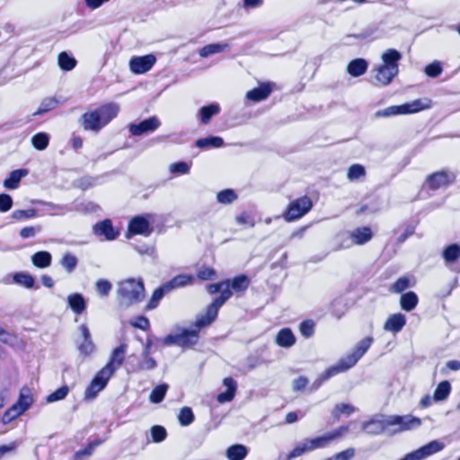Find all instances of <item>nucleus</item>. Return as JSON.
Here are the masks:
<instances>
[{
    "label": "nucleus",
    "instance_id": "obj_1",
    "mask_svg": "<svg viewBox=\"0 0 460 460\" xmlns=\"http://www.w3.org/2000/svg\"><path fill=\"white\" fill-rule=\"evenodd\" d=\"M119 111V106L117 103H106L84 112L80 117L79 122L85 131L98 133L117 117Z\"/></svg>",
    "mask_w": 460,
    "mask_h": 460
},
{
    "label": "nucleus",
    "instance_id": "obj_2",
    "mask_svg": "<svg viewBox=\"0 0 460 460\" xmlns=\"http://www.w3.org/2000/svg\"><path fill=\"white\" fill-rule=\"evenodd\" d=\"M214 321L203 314H198L196 321L190 329L183 328L178 333H171L161 340L164 346L176 345L181 348H190L199 341V334L202 328L210 325Z\"/></svg>",
    "mask_w": 460,
    "mask_h": 460
},
{
    "label": "nucleus",
    "instance_id": "obj_3",
    "mask_svg": "<svg viewBox=\"0 0 460 460\" xmlns=\"http://www.w3.org/2000/svg\"><path fill=\"white\" fill-rule=\"evenodd\" d=\"M116 292L119 305L122 307L138 304L146 296L145 285L141 278H129L119 282Z\"/></svg>",
    "mask_w": 460,
    "mask_h": 460
},
{
    "label": "nucleus",
    "instance_id": "obj_4",
    "mask_svg": "<svg viewBox=\"0 0 460 460\" xmlns=\"http://www.w3.org/2000/svg\"><path fill=\"white\" fill-rule=\"evenodd\" d=\"M432 102L429 98L416 99L401 105H392L375 113L376 118H388L397 115H407L420 112L431 108Z\"/></svg>",
    "mask_w": 460,
    "mask_h": 460
},
{
    "label": "nucleus",
    "instance_id": "obj_5",
    "mask_svg": "<svg viewBox=\"0 0 460 460\" xmlns=\"http://www.w3.org/2000/svg\"><path fill=\"white\" fill-rule=\"evenodd\" d=\"M210 294L220 293L214 301L208 305L204 315L215 321L217 317L219 308L232 296L230 280L226 279L218 283L210 284L208 288Z\"/></svg>",
    "mask_w": 460,
    "mask_h": 460
},
{
    "label": "nucleus",
    "instance_id": "obj_6",
    "mask_svg": "<svg viewBox=\"0 0 460 460\" xmlns=\"http://www.w3.org/2000/svg\"><path fill=\"white\" fill-rule=\"evenodd\" d=\"M312 208L313 202L311 199L307 196H303L288 204L283 217L286 221L292 222L304 217Z\"/></svg>",
    "mask_w": 460,
    "mask_h": 460
},
{
    "label": "nucleus",
    "instance_id": "obj_7",
    "mask_svg": "<svg viewBox=\"0 0 460 460\" xmlns=\"http://www.w3.org/2000/svg\"><path fill=\"white\" fill-rule=\"evenodd\" d=\"M377 29L367 27L358 33L347 34L341 39V45L346 47L360 46L363 43L371 42L377 38Z\"/></svg>",
    "mask_w": 460,
    "mask_h": 460
},
{
    "label": "nucleus",
    "instance_id": "obj_8",
    "mask_svg": "<svg viewBox=\"0 0 460 460\" xmlns=\"http://www.w3.org/2000/svg\"><path fill=\"white\" fill-rule=\"evenodd\" d=\"M445 447V444L439 440H432L420 448L408 453L400 460H423Z\"/></svg>",
    "mask_w": 460,
    "mask_h": 460
},
{
    "label": "nucleus",
    "instance_id": "obj_9",
    "mask_svg": "<svg viewBox=\"0 0 460 460\" xmlns=\"http://www.w3.org/2000/svg\"><path fill=\"white\" fill-rule=\"evenodd\" d=\"M112 376L102 368L97 372L84 392V399L93 400L103 390Z\"/></svg>",
    "mask_w": 460,
    "mask_h": 460
},
{
    "label": "nucleus",
    "instance_id": "obj_10",
    "mask_svg": "<svg viewBox=\"0 0 460 460\" xmlns=\"http://www.w3.org/2000/svg\"><path fill=\"white\" fill-rule=\"evenodd\" d=\"M161 126V121L156 116L149 117L138 123H130L128 128L129 133L134 137L155 132Z\"/></svg>",
    "mask_w": 460,
    "mask_h": 460
},
{
    "label": "nucleus",
    "instance_id": "obj_11",
    "mask_svg": "<svg viewBox=\"0 0 460 460\" xmlns=\"http://www.w3.org/2000/svg\"><path fill=\"white\" fill-rule=\"evenodd\" d=\"M454 175L448 172L442 170L429 174L426 181L425 185L432 190H437L440 188H445L454 181Z\"/></svg>",
    "mask_w": 460,
    "mask_h": 460
},
{
    "label": "nucleus",
    "instance_id": "obj_12",
    "mask_svg": "<svg viewBox=\"0 0 460 460\" xmlns=\"http://www.w3.org/2000/svg\"><path fill=\"white\" fill-rule=\"evenodd\" d=\"M153 232L149 220L146 216H136L128 223L127 237L142 234L148 236Z\"/></svg>",
    "mask_w": 460,
    "mask_h": 460
},
{
    "label": "nucleus",
    "instance_id": "obj_13",
    "mask_svg": "<svg viewBox=\"0 0 460 460\" xmlns=\"http://www.w3.org/2000/svg\"><path fill=\"white\" fill-rule=\"evenodd\" d=\"M388 424L391 426H398L395 431H404L416 429L420 426V419L411 415H390L388 416Z\"/></svg>",
    "mask_w": 460,
    "mask_h": 460
},
{
    "label": "nucleus",
    "instance_id": "obj_14",
    "mask_svg": "<svg viewBox=\"0 0 460 460\" xmlns=\"http://www.w3.org/2000/svg\"><path fill=\"white\" fill-rule=\"evenodd\" d=\"M347 430V427L341 426L332 432L324 434L323 436L305 439L309 445L311 451H313L318 448L326 447L332 441L341 437Z\"/></svg>",
    "mask_w": 460,
    "mask_h": 460
},
{
    "label": "nucleus",
    "instance_id": "obj_15",
    "mask_svg": "<svg viewBox=\"0 0 460 460\" xmlns=\"http://www.w3.org/2000/svg\"><path fill=\"white\" fill-rule=\"evenodd\" d=\"M156 58L153 54L133 57L129 60V68L132 73L141 75L148 72L155 64Z\"/></svg>",
    "mask_w": 460,
    "mask_h": 460
},
{
    "label": "nucleus",
    "instance_id": "obj_16",
    "mask_svg": "<svg viewBox=\"0 0 460 460\" xmlns=\"http://www.w3.org/2000/svg\"><path fill=\"white\" fill-rule=\"evenodd\" d=\"M128 345L121 343L119 346L115 348L110 357L108 363L102 367L111 376L118 370L123 364L127 353Z\"/></svg>",
    "mask_w": 460,
    "mask_h": 460
},
{
    "label": "nucleus",
    "instance_id": "obj_17",
    "mask_svg": "<svg viewBox=\"0 0 460 460\" xmlns=\"http://www.w3.org/2000/svg\"><path fill=\"white\" fill-rule=\"evenodd\" d=\"M79 331L82 335V341H76V349L84 357L90 356L95 350V345L93 341L92 335L86 324H81Z\"/></svg>",
    "mask_w": 460,
    "mask_h": 460
},
{
    "label": "nucleus",
    "instance_id": "obj_18",
    "mask_svg": "<svg viewBox=\"0 0 460 460\" xmlns=\"http://www.w3.org/2000/svg\"><path fill=\"white\" fill-rule=\"evenodd\" d=\"M93 231L95 235L104 236L107 241L115 240L119 235V232L113 227L111 219H104L96 223L93 227Z\"/></svg>",
    "mask_w": 460,
    "mask_h": 460
},
{
    "label": "nucleus",
    "instance_id": "obj_19",
    "mask_svg": "<svg viewBox=\"0 0 460 460\" xmlns=\"http://www.w3.org/2000/svg\"><path fill=\"white\" fill-rule=\"evenodd\" d=\"M274 84L270 82H265L260 84L258 87H255L246 93V99L253 102H259L266 100L272 93Z\"/></svg>",
    "mask_w": 460,
    "mask_h": 460
},
{
    "label": "nucleus",
    "instance_id": "obj_20",
    "mask_svg": "<svg viewBox=\"0 0 460 460\" xmlns=\"http://www.w3.org/2000/svg\"><path fill=\"white\" fill-rule=\"evenodd\" d=\"M388 416H382L381 418H373L372 420L363 423V430L369 435L382 434L387 428Z\"/></svg>",
    "mask_w": 460,
    "mask_h": 460
},
{
    "label": "nucleus",
    "instance_id": "obj_21",
    "mask_svg": "<svg viewBox=\"0 0 460 460\" xmlns=\"http://www.w3.org/2000/svg\"><path fill=\"white\" fill-rule=\"evenodd\" d=\"M360 358L353 352L341 358L337 364L329 367V374L338 375L353 367Z\"/></svg>",
    "mask_w": 460,
    "mask_h": 460
},
{
    "label": "nucleus",
    "instance_id": "obj_22",
    "mask_svg": "<svg viewBox=\"0 0 460 460\" xmlns=\"http://www.w3.org/2000/svg\"><path fill=\"white\" fill-rule=\"evenodd\" d=\"M351 233L352 241L349 240L346 246L362 245L369 242L373 237L372 230L369 226L355 228Z\"/></svg>",
    "mask_w": 460,
    "mask_h": 460
},
{
    "label": "nucleus",
    "instance_id": "obj_23",
    "mask_svg": "<svg viewBox=\"0 0 460 460\" xmlns=\"http://www.w3.org/2000/svg\"><path fill=\"white\" fill-rule=\"evenodd\" d=\"M406 324V317L401 313L391 314L384 324V330L393 333L400 332Z\"/></svg>",
    "mask_w": 460,
    "mask_h": 460
},
{
    "label": "nucleus",
    "instance_id": "obj_24",
    "mask_svg": "<svg viewBox=\"0 0 460 460\" xmlns=\"http://www.w3.org/2000/svg\"><path fill=\"white\" fill-rule=\"evenodd\" d=\"M33 399L28 387L22 388L18 401L13 405V411H18V414L24 413L32 404Z\"/></svg>",
    "mask_w": 460,
    "mask_h": 460
},
{
    "label": "nucleus",
    "instance_id": "obj_25",
    "mask_svg": "<svg viewBox=\"0 0 460 460\" xmlns=\"http://www.w3.org/2000/svg\"><path fill=\"white\" fill-rule=\"evenodd\" d=\"M66 301H67L68 307L75 314H81L86 309L87 302H86L84 296L81 293L70 294L67 296Z\"/></svg>",
    "mask_w": 460,
    "mask_h": 460
},
{
    "label": "nucleus",
    "instance_id": "obj_26",
    "mask_svg": "<svg viewBox=\"0 0 460 460\" xmlns=\"http://www.w3.org/2000/svg\"><path fill=\"white\" fill-rule=\"evenodd\" d=\"M223 384L226 387V391L218 394L217 400L220 403L231 402L235 395L237 388V383L232 377H226Z\"/></svg>",
    "mask_w": 460,
    "mask_h": 460
},
{
    "label": "nucleus",
    "instance_id": "obj_27",
    "mask_svg": "<svg viewBox=\"0 0 460 460\" xmlns=\"http://www.w3.org/2000/svg\"><path fill=\"white\" fill-rule=\"evenodd\" d=\"M296 341V338L290 328H283L276 335L275 342L281 348H290Z\"/></svg>",
    "mask_w": 460,
    "mask_h": 460
},
{
    "label": "nucleus",
    "instance_id": "obj_28",
    "mask_svg": "<svg viewBox=\"0 0 460 460\" xmlns=\"http://www.w3.org/2000/svg\"><path fill=\"white\" fill-rule=\"evenodd\" d=\"M402 56L400 51L395 49H388L382 56L383 66L391 67L392 69L399 70V61Z\"/></svg>",
    "mask_w": 460,
    "mask_h": 460
},
{
    "label": "nucleus",
    "instance_id": "obj_29",
    "mask_svg": "<svg viewBox=\"0 0 460 460\" xmlns=\"http://www.w3.org/2000/svg\"><path fill=\"white\" fill-rule=\"evenodd\" d=\"M376 71V79L382 85L389 84L399 73V70L392 69L383 65L379 66Z\"/></svg>",
    "mask_w": 460,
    "mask_h": 460
},
{
    "label": "nucleus",
    "instance_id": "obj_30",
    "mask_svg": "<svg viewBox=\"0 0 460 460\" xmlns=\"http://www.w3.org/2000/svg\"><path fill=\"white\" fill-rule=\"evenodd\" d=\"M368 68V62L361 58L352 59L347 66V72L353 77L364 75Z\"/></svg>",
    "mask_w": 460,
    "mask_h": 460
},
{
    "label": "nucleus",
    "instance_id": "obj_31",
    "mask_svg": "<svg viewBox=\"0 0 460 460\" xmlns=\"http://www.w3.org/2000/svg\"><path fill=\"white\" fill-rule=\"evenodd\" d=\"M221 109L218 103L213 102L202 106L198 112V119L202 124H208L213 116L219 114Z\"/></svg>",
    "mask_w": 460,
    "mask_h": 460
},
{
    "label": "nucleus",
    "instance_id": "obj_32",
    "mask_svg": "<svg viewBox=\"0 0 460 460\" xmlns=\"http://www.w3.org/2000/svg\"><path fill=\"white\" fill-rule=\"evenodd\" d=\"M194 281V277L188 274H179L172 278L171 280L164 283L165 288L170 292L173 289L184 288L192 284Z\"/></svg>",
    "mask_w": 460,
    "mask_h": 460
},
{
    "label": "nucleus",
    "instance_id": "obj_33",
    "mask_svg": "<svg viewBox=\"0 0 460 460\" xmlns=\"http://www.w3.org/2000/svg\"><path fill=\"white\" fill-rule=\"evenodd\" d=\"M27 169H17L10 172L9 176L4 181V187L8 190L18 188L21 180L28 174Z\"/></svg>",
    "mask_w": 460,
    "mask_h": 460
},
{
    "label": "nucleus",
    "instance_id": "obj_34",
    "mask_svg": "<svg viewBox=\"0 0 460 460\" xmlns=\"http://www.w3.org/2000/svg\"><path fill=\"white\" fill-rule=\"evenodd\" d=\"M13 281L15 284H17L21 287L29 288V289L30 288H36V289L39 288V286H35L34 277L26 271L15 272L13 275Z\"/></svg>",
    "mask_w": 460,
    "mask_h": 460
},
{
    "label": "nucleus",
    "instance_id": "obj_35",
    "mask_svg": "<svg viewBox=\"0 0 460 460\" xmlns=\"http://www.w3.org/2000/svg\"><path fill=\"white\" fill-rule=\"evenodd\" d=\"M195 145L200 149H211L222 147L225 145V142L221 137L209 136L207 137L199 138Z\"/></svg>",
    "mask_w": 460,
    "mask_h": 460
},
{
    "label": "nucleus",
    "instance_id": "obj_36",
    "mask_svg": "<svg viewBox=\"0 0 460 460\" xmlns=\"http://www.w3.org/2000/svg\"><path fill=\"white\" fill-rule=\"evenodd\" d=\"M442 258L447 265L457 261L460 258V245L458 243H451L446 246L442 252Z\"/></svg>",
    "mask_w": 460,
    "mask_h": 460
},
{
    "label": "nucleus",
    "instance_id": "obj_37",
    "mask_svg": "<svg viewBox=\"0 0 460 460\" xmlns=\"http://www.w3.org/2000/svg\"><path fill=\"white\" fill-rule=\"evenodd\" d=\"M348 310V303L343 296L335 297L331 303V313L337 319H341Z\"/></svg>",
    "mask_w": 460,
    "mask_h": 460
},
{
    "label": "nucleus",
    "instance_id": "obj_38",
    "mask_svg": "<svg viewBox=\"0 0 460 460\" xmlns=\"http://www.w3.org/2000/svg\"><path fill=\"white\" fill-rule=\"evenodd\" d=\"M418 302V296L413 291L403 293L400 298V305L402 309L407 312L412 311L417 306Z\"/></svg>",
    "mask_w": 460,
    "mask_h": 460
},
{
    "label": "nucleus",
    "instance_id": "obj_39",
    "mask_svg": "<svg viewBox=\"0 0 460 460\" xmlns=\"http://www.w3.org/2000/svg\"><path fill=\"white\" fill-rule=\"evenodd\" d=\"M52 256L47 251H40L35 252L31 256L32 264L39 269H45L51 265Z\"/></svg>",
    "mask_w": 460,
    "mask_h": 460
},
{
    "label": "nucleus",
    "instance_id": "obj_40",
    "mask_svg": "<svg viewBox=\"0 0 460 460\" xmlns=\"http://www.w3.org/2000/svg\"><path fill=\"white\" fill-rule=\"evenodd\" d=\"M60 103H61V102L58 99H57L56 97H47V98H44L40 102L38 110L32 115L34 117L35 116H40V115L44 114V113H47V112H49L50 111H53Z\"/></svg>",
    "mask_w": 460,
    "mask_h": 460
},
{
    "label": "nucleus",
    "instance_id": "obj_41",
    "mask_svg": "<svg viewBox=\"0 0 460 460\" xmlns=\"http://www.w3.org/2000/svg\"><path fill=\"white\" fill-rule=\"evenodd\" d=\"M226 455L229 460H243L248 455V448L244 445L235 444L226 449Z\"/></svg>",
    "mask_w": 460,
    "mask_h": 460
},
{
    "label": "nucleus",
    "instance_id": "obj_42",
    "mask_svg": "<svg viewBox=\"0 0 460 460\" xmlns=\"http://www.w3.org/2000/svg\"><path fill=\"white\" fill-rule=\"evenodd\" d=\"M229 49L227 43H212L201 48L199 54L201 58H208L214 54L221 53Z\"/></svg>",
    "mask_w": 460,
    "mask_h": 460
},
{
    "label": "nucleus",
    "instance_id": "obj_43",
    "mask_svg": "<svg viewBox=\"0 0 460 460\" xmlns=\"http://www.w3.org/2000/svg\"><path fill=\"white\" fill-rule=\"evenodd\" d=\"M249 286L250 279L244 274L238 275L230 280V289L232 293L244 292Z\"/></svg>",
    "mask_w": 460,
    "mask_h": 460
},
{
    "label": "nucleus",
    "instance_id": "obj_44",
    "mask_svg": "<svg viewBox=\"0 0 460 460\" xmlns=\"http://www.w3.org/2000/svg\"><path fill=\"white\" fill-rule=\"evenodd\" d=\"M151 354H148L146 352V354H142V360L139 364H137L136 367H132L128 369V371L132 372H138L141 370H153L157 367V363L154 358L150 356Z\"/></svg>",
    "mask_w": 460,
    "mask_h": 460
},
{
    "label": "nucleus",
    "instance_id": "obj_45",
    "mask_svg": "<svg viewBox=\"0 0 460 460\" xmlns=\"http://www.w3.org/2000/svg\"><path fill=\"white\" fill-rule=\"evenodd\" d=\"M58 61L59 67L64 71H71L77 64L76 59L66 51L58 55Z\"/></svg>",
    "mask_w": 460,
    "mask_h": 460
},
{
    "label": "nucleus",
    "instance_id": "obj_46",
    "mask_svg": "<svg viewBox=\"0 0 460 460\" xmlns=\"http://www.w3.org/2000/svg\"><path fill=\"white\" fill-rule=\"evenodd\" d=\"M451 392V385L448 381H442L438 384L437 386L434 394L433 399L436 402L444 401L447 399Z\"/></svg>",
    "mask_w": 460,
    "mask_h": 460
},
{
    "label": "nucleus",
    "instance_id": "obj_47",
    "mask_svg": "<svg viewBox=\"0 0 460 460\" xmlns=\"http://www.w3.org/2000/svg\"><path fill=\"white\" fill-rule=\"evenodd\" d=\"M169 291L165 288L164 284L157 288L152 294V296L146 305V308L148 310H153L156 308L160 303V301L163 299L164 295L168 293Z\"/></svg>",
    "mask_w": 460,
    "mask_h": 460
},
{
    "label": "nucleus",
    "instance_id": "obj_48",
    "mask_svg": "<svg viewBox=\"0 0 460 460\" xmlns=\"http://www.w3.org/2000/svg\"><path fill=\"white\" fill-rule=\"evenodd\" d=\"M31 144L37 150L43 151L49 144V135L45 132H39L31 137Z\"/></svg>",
    "mask_w": 460,
    "mask_h": 460
},
{
    "label": "nucleus",
    "instance_id": "obj_49",
    "mask_svg": "<svg viewBox=\"0 0 460 460\" xmlns=\"http://www.w3.org/2000/svg\"><path fill=\"white\" fill-rule=\"evenodd\" d=\"M169 386L167 384H161L156 385L151 392L149 395V400L153 403H159L161 402L167 393Z\"/></svg>",
    "mask_w": 460,
    "mask_h": 460
},
{
    "label": "nucleus",
    "instance_id": "obj_50",
    "mask_svg": "<svg viewBox=\"0 0 460 460\" xmlns=\"http://www.w3.org/2000/svg\"><path fill=\"white\" fill-rule=\"evenodd\" d=\"M374 341L373 337L367 336L361 341H359L353 349V353L356 354L357 357L361 358L365 353L368 350Z\"/></svg>",
    "mask_w": 460,
    "mask_h": 460
},
{
    "label": "nucleus",
    "instance_id": "obj_51",
    "mask_svg": "<svg viewBox=\"0 0 460 460\" xmlns=\"http://www.w3.org/2000/svg\"><path fill=\"white\" fill-rule=\"evenodd\" d=\"M78 264L77 258L71 254L70 252H66L63 255L60 260V265L68 272L72 273Z\"/></svg>",
    "mask_w": 460,
    "mask_h": 460
},
{
    "label": "nucleus",
    "instance_id": "obj_52",
    "mask_svg": "<svg viewBox=\"0 0 460 460\" xmlns=\"http://www.w3.org/2000/svg\"><path fill=\"white\" fill-rule=\"evenodd\" d=\"M237 194L232 189L223 190L219 191L217 195V202L225 205L233 203L234 200L237 199Z\"/></svg>",
    "mask_w": 460,
    "mask_h": 460
},
{
    "label": "nucleus",
    "instance_id": "obj_53",
    "mask_svg": "<svg viewBox=\"0 0 460 460\" xmlns=\"http://www.w3.org/2000/svg\"><path fill=\"white\" fill-rule=\"evenodd\" d=\"M308 452H311V449L306 439H304L295 446V447L288 455L287 458L288 460H292Z\"/></svg>",
    "mask_w": 460,
    "mask_h": 460
},
{
    "label": "nucleus",
    "instance_id": "obj_54",
    "mask_svg": "<svg viewBox=\"0 0 460 460\" xmlns=\"http://www.w3.org/2000/svg\"><path fill=\"white\" fill-rule=\"evenodd\" d=\"M190 171V164L180 161L176 163H172L169 166L170 173L173 175H184L188 174Z\"/></svg>",
    "mask_w": 460,
    "mask_h": 460
},
{
    "label": "nucleus",
    "instance_id": "obj_55",
    "mask_svg": "<svg viewBox=\"0 0 460 460\" xmlns=\"http://www.w3.org/2000/svg\"><path fill=\"white\" fill-rule=\"evenodd\" d=\"M178 420L183 427L190 425L194 421V413L190 407H183L181 409L178 415Z\"/></svg>",
    "mask_w": 460,
    "mask_h": 460
},
{
    "label": "nucleus",
    "instance_id": "obj_56",
    "mask_svg": "<svg viewBox=\"0 0 460 460\" xmlns=\"http://www.w3.org/2000/svg\"><path fill=\"white\" fill-rule=\"evenodd\" d=\"M415 228V225L407 224L403 226L402 230L401 228L395 230V234H397V243H404L410 236L414 234Z\"/></svg>",
    "mask_w": 460,
    "mask_h": 460
},
{
    "label": "nucleus",
    "instance_id": "obj_57",
    "mask_svg": "<svg viewBox=\"0 0 460 460\" xmlns=\"http://www.w3.org/2000/svg\"><path fill=\"white\" fill-rule=\"evenodd\" d=\"M37 217V210L35 208L29 209H17L13 211L12 217L16 221H24L26 219L34 218Z\"/></svg>",
    "mask_w": 460,
    "mask_h": 460
},
{
    "label": "nucleus",
    "instance_id": "obj_58",
    "mask_svg": "<svg viewBox=\"0 0 460 460\" xmlns=\"http://www.w3.org/2000/svg\"><path fill=\"white\" fill-rule=\"evenodd\" d=\"M103 441H104L103 439L97 438V439H94V440L89 442V444L84 448H83L75 453V458L79 459L84 456H91L93 454V450L98 446L102 445L103 443Z\"/></svg>",
    "mask_w": 460,
    "mask_h": 460
},
{
    "label": "nucleus",
    "instance_id": "obj_59",
    "mask_svg": "<svg viewBox=\"0 0 460 460\" xmlns=\"http://www.w3.org/2000/svg\"><path fill=\"white\" fill-rule=\"evenodd\" d=\"M68 392H69V387L67 385H63V386L59 387L58 389H57L56 391H54L53 393H51L50 394H49L47 397V402H54L63 400L66 397V395L68 394Z\"/></svg>",
    "mask_w": 460,
    "mask_h": 460
},
{
    "label": "nucleus",
    "instance_id": "obj_60",
    "mask_svg": "<svg viewBox=\"0 0 460 460\" xmlns=\"http://www.w3.org/2000/svg\"><path fill=\"white\" fill-rule=\"evenodd\" d=\"M366 174L365 167L361 164H353L351 165L347 173V177L350 181H355L359 179L360 177L364 176Z\"/></svg>",
    "mask_w": 460,
    "mask_h": 460
},
{
    "label": "nucleus",
    "instance_id": "obj_61",
    "mask_svg": "<svg viewBox=\"0 0 460 460\" xmlns=\"http://www.w3.org/2000/svg\"><path fill=\"white\" fill-rule=\"evenodd\" d=\"M410 279L408 277L399 278L390 288V291L394 293H402L410 287Z\"/></svg>",
    "mask_w": 460,
    "mask_h": 460
},
{
    "label": "nucleus",
    "instance_id": "obj_62",
    "mask_svg": "<svg viewBox=\"0 0 460 460\" xmlns=\"http://www.w3.org/2000/svg\"><path fill=\"white\" fill-rule=\"evenodd\" d=\"M314 327H315V324H314V321H312V320H305V321H303L299 324V331H300V333L305 338H310L314 333Z\"/></svg>",
    "mask_w": 460,
    "mask_h": 460
},
{
    "label": "nucleus",
    "instance_id": "obj_63",
    "mask_svg": "<svg viewBox=\"0 0 460 460\" xmlns=\"http://www.w3.org/2000/svg\"><path fill=\"white\" fill-rule=\"evenodd\" d=\"M151 437L154 442L159 443L166 438L167 432L163 426L155 425L151 428Z\"/></svg>",
    "mask_w": 460,
    "mask_h": 460
},
{
    "label": "nucleus",
    "instance_id": "obj_64",
    "mask_svg": "<svg viewBox=\"0 0 460 460\" xmlns=\"http://www.w3.org/2000/svg\"><path fill=\"white\" fill-rule=\"evenodd\" d=\"M95 288L101 296H107L110 294L112 286L109 280L101 279L97 280Z\"/></svg>",
    "mask_w": 460,
    "mask_h": 460
}]
</instances>
